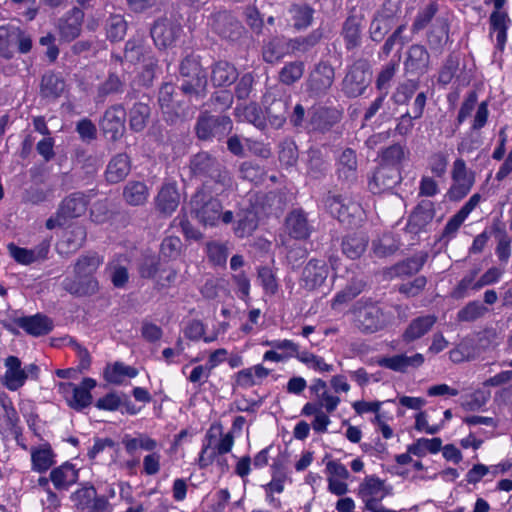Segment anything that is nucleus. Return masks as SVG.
I'll return each instance as SVG.
<instances>
[{
	"label": "nucleus",
	"instance_id": "1",
	"mask_svg": "<svg viewBox=\"0 0 512 512\" xmlns=\"http://www.w3.org/2000/svg\"><path fill=\"white\" fill-rule=\"evenodd\" d=\"M191 212L204 226H216L220 222L230 224L234 220L232 211H222L219 200L207 196L203 191H198L191 199Z\"/></svg>",
	"mask_w": 512,
	"mask_h": 512
},
{
	"label": "nucleus",
	"instance_id": "2",
	"mask_svg": "<svg viewBox=\"0 0 512 512\" xmlns=\"http://www.w3.org/2000/svg\"><path fill=\"white\" fill-rule=\"evenodd\" d=\"M234 445L232 433H223L221 425H212L205 435L198 457V466L205 469L212 465L218 457L229 453Z\"/></svg>",
	"mask_w": 512,
	"mask_h": 512
},
{
	"label": "nucleus",
	"instance_id": "3",
	"mask_svg": "<svg viewBox=\"0 0 512 512\" xmlns=\"http://www.w3.org/2000/svg\"><path fill=\"white\" fill-rule=\"evenodd\" d=\"M353 313L356 326L364 333H375L391 323V316L373 303L358 301Z\"/></svg>",
	"mask_w": 512,
	"mask_h": 512
},
{
	"label": "nucleus",
	"instance_id": "4",
	"mask_svg": "<svg viewBox=\"0 0 512 512\" xmlns=\"http://www.w3.org/2000/svg\"><path fill=\"white\" fill-rule=\"evenodd\" d=\"M96 387V380L84 378L79 385L71 382H59L57 390L65 399L67 405L74 410L80 411L92 403L91 390Z\"/></svg>",
	"mask_w": 512,
	"mask_h": 512
},
{
	"label": "nucleus",
	"instance_id": "5",
	"mask_svg": "<svg viewBox=\"0 0 512 512\" xmlns=\"http://www.w3.org/2000/svg\"><path fill=\"white\" fill-rule=\"evenodd\" d=\"M15 47L20 53H28L32 48L31 36L16 26L0 27V56L10 59Z\"/></svg>",
	"mask_w": 512,
	"mask_h": 512
},
{
	"label": "nucleus",
	"instance_id": "6",
	"mask_svg": "<svg viewBox=\"0 0 512 512\" xmlns=\"http://www.w3.org/2000/svg\"><path fill=\"white\" fill-rule=\"evenodd\" d=\"M180 73L185 78L181 89L185 94L199 97L207 85L206 73L194 57H186L180 64Z\"/></svg>",
	"mask_w": 512,
	"mask_h": 512
},
{
	"label": "nucleus",
	"instance_id": "7",
	"mask_svg": "<svg viewBox=\"0 0 512 512\" xmlns=\"http://www.w3.org/2000/svg\"><path fill=\"white\" fill-rule=\"evenodd\" d=\"M452 180L453 184L448 191V197L450 200L459 201L470 192L475 182L474 173L467 170L463 159L454 161Z\"/></svg>",
	"mask_w": 512,
	"mask_h": 512
},
{
	"label": "nucleus",
	"instance_id": "8",
	"mask_svg": "<svg viewBox=\"0 0 512 512\" xmlns=\"http://www.w3.org/2000/svg\"><path fill=\"white\" fill-rule=\"evenodd\" d=\"M326 205L334 217L348 225L354 224L362 215L361 206L357 202L341 195L329 196Z\"/></svg>",
	"mask_w": 512,
	"mask_h": 512
},
{
	"label": "nucleus",
	"instance_id": "9",
	"mask_svg": "<svg viewBox=\"0 0 512 512\" xmlns=\"http://www.w3.org/2000/svg\"><path fill=\"white\" fill-rule=\"evenodd\" d=\"M335 79L334 68L326 61L315 64L309 73L306 86L310 94L320 96L325 94Z\"/></svg>",
	"mask_w": 512,
	"mask_h": 512
},
{
	"label": "nucleus",
	"instance_id": "10",
	"mask_svg": "<svg viewBox=\"0 0 512 512\" xmlns=\"http://www.w3.org/2000/svg\"><path fill=\"white\" fill-rule=\"evenodd\" d=\"M232 129V121L228 116L203 115L199 118L196 126L197 135L200 139L207 140L211 137H222Z\"/></svg>",
	"mask_w": 512,
	"mask_h": 512
},
{
	"label": "nucleus",
	"instance_id": "11",
	"mask_svg": "<svg viewBox=\"0 0 512 512\" xmlns=\"http://www.w3.org/2000/svg\"><path fill=\"white\" fill-rule=\"evenodd\" d=\"M125 117L126 111L122 105L111 106L105 111L100 126L107 138L116 141L123 135Z\"/></svg>",
	"mask_w": 512,
	"mask_h": 512
},
{
	"label": "nucleus",
	"instance_id": "12",
	"mask_svg": "<svg viewBox=\"0 0 512 512\" xmlns=\"http://www.w3.org/2000/svg\"><path fill=\"white\" fill-rule=\"evenodd\" d=\"M7 249L10 256L17 263L22 265H29L36 261L44 260L47 258L50 249V241L43 240L33 249L22 248L18 247L14 243H9L7 245Z\"/></svg>",
	"mask_w": 512,
	"mask_h": 512
},
{
	"label": "nucleus",
	"instance_id": "13",
	"mask_svg": "<svg viewBox=\"0 0 512 512\" xmlns=\"http://www.w3.org/2000/svg\"><path fill=\"white\" fill-rule=\"evenodd\" d=\"M180 32L179 24L168 18H162L154 23L151 36L158 47L165 48L174 43Z\"/></svg>",
	"mask_w": 512,
	"mask_h": 512
},
{
	"label": "nucleus",
	"instance_id": "14",
	"mask_svg": "<svg viewBox=\"0 0 512 512\" xmlns=\"http://www.w3.org/2000/svg\"><path fill=\"white\" fill-rule=\"evenodd\" d=\"M423 363L424 356L421 353H415L411 356L406 354H396L393 356L381 357L377 360V364L380 367L399 373H406L409 368H418Z\"/></svg>",
	"mask_w": 512,
	"mask_h": 512
},
{
	"label": "nucleus",
	"instance_id": "15",
	"mask_svg": "<svg viewBox=\"0 0 512 512\" xmlns=\"http://www.w3.org/2000/svg\"><path fill=\"white\" fill-rule=\"evenodd\" d=\"M400 182V171L398 167L381 165L369 181V189L373 193H380L389 190Z\"/></svg>",
	"mask_w": 512,
	"mask_h": 512
},
{
	"label": "nucleus",
	"instance_id": "16",
	"mask_svg": "<svg viewBox=\"0 0 512 512\" xmlns=\"http://www.w3.org/2000/svg\"><path fill=\"white\" fill-rule=\"evenodd\" d=\"M84 12L74 7L68 11L58 21V30L64 41L70 42L77 38L81 33Z\"/></svg>",
	"mask_w": 512,
	"mask_h": 512
},
{
	"label": "nucleus",
	"instance_id": "17",
	"mask_svg": "<svg viewBox=\"0 0 512 512\" xmlns=\"http://www.w3.org/2000/svg\"><path fill=\"white\" fill-rule=\"evenodd\" d=\"M436 322L437 316L433 314L421 315L412 319L402 333L403 342L411 343L422 338L432 330Z\"/></svg>",
	"mask_w": 512,
	"mask_h": 512
},
{
	"label": "nucleus",
	"instance_id": "18",
	"mask_svg": "<svg viewBox=\"0 0 512 512\" xmlns=\"http://www.w3.org/2000/svg\"><path fill=\"white\" fill-rule=\"evenodd\" d=\"M329 270L324 260H310L303 269L302 282L306 289L314 290L321 286Z\"/></svg>",
	"mask_w": 512,
	"mask_h": 512
},
{
	"label": "nucleus",
	"instance_id": "19",
	"mask_svg": "<svg viewBox=\"0 0 512 512\" xmlns=\"http://www.w3.org/2000/svg\"><path fill=\"white\" fill-rule=\"evenodd\" d=\"M6 371L3 376V384L10 391H16L26 382L22 363L16 356H8L5 359Z\"/></svg>",
	"mask_w": 512,
	"mask_h": 512
},
{
	"label": "nucleus",
	"instance_id": "20",
	"mask_svg": "<svg viewBox=\"0 0 512 512\" xmlns=\"http://www.w3.org/2000/svg\"><path fill=\"white\" fill-rule=\"evenodd\" d=\"M367 83V73L363 65L355 64L350 68L344 78V91L351 97H357L364 92Z\"/></svg>",
	"mask_w": 512,
	"mask_h": 512
},
{
	"label": "nucleus",
	"instance_id": "21",
	"mask_svg": "<svg viewBox=\"0 0 512 512\" xmlns=\"http://www.w3.org/2000/svg\"><path fill=\"white\" fill-rule=\"evenodd\" d=\"M216 161L207 153H199L197 154L191 161V169L195 175H205L208 174L211 177L217 176L219 177V182L222 183L223 186L230 183V177L228 174L221 173L216 167Z\"/></svg>",
	"mask_w": 512,
	"mask_h": 512
},
{
	"label": "nucleus",
	"instance_id": "22",
	"mask_svg": "<svg viewBox=\"0 0 512 512\" xmlns=\"http://www.w3.org/2000/svg\"><path fill=\"white\" fill-rule=\"evenodd\" d=\"M180 203V194L175 183L162 185L157 197L156 208L165 215H171Z\"/></svg>",
	"mask_w": 512,
	"mask_h": 512
},
{
	"label": "nucleus",
	"instance_id": "23",
	"mask_svg": "<svg viewBox=\"0 0 512 512\" xmlns=\"http://www.w3.org/2000/svg\"><path fill=\"white\" fill-rule=\"evenodd\" d=\"M265 103L266 117L270 125L274 128L282 127L287 119V110L290 103L289 97L270 99V97L267 96Z\"/></svg>",
	"mask_w": 512,
	"mask_h": 512
},
{
	"label": "nucleus",
	"instance_id": "24",
	"mask_svg": "<svg viewBox=\"0 0 512 512\" xmlns=\"http://www.w3.org/2000/svg\"><path fill=\"white\" fill-rule=\"evenodd\" d=\"M64 289L72 295L88 296L95 294L99 289L98 281L95 277L76 276L67 277L63 281Z\"/></svg>",
	"mask_w": 512,
	"mask_h": 512
},
{
	"label": "nucleus",
	"instance_id": "25",
	"mask_svg": "<svg viewBox=\"0 0 512 512\" xmlns=\"http://www.w3.org/2000/svg\"><path fill=\"white\" fill-rule=\"evenodd\" d=\"M50 480L56 490H68L78 480V470L69 462H65L50 472Z\"/></svg>",
	"mask_w": 512,
	"mask_h": 512
},
{
	"label": "nucleus",
	"instance_id": "26",
	"mask_svg": "<svg viewBox=\"0 0 512 512\" xmlns=\"http://www.w3.org/2000/svg\"><path fill=\"white\" fill-rule=\"evenodd\" d=\"M435 210L431 201H421L409 216L408 228L412 232H419L434 218Z\"/></svg>",
	"mask_w": 512,
	"mask_h": 512
},
{
	"label": "nucleus",
	"instance_id": "27",
	"mask_svg": "<svg viewBox=\"0 0 512 512\" xmlns=\"http://www.w3.org/2000/svg\"><path fill=\"white\" fill-rule=\"evenodd\" d=\"M131 170L130 158L125 153L115 155L108 163L105 177L109 183H119L124 180Z\"/></svg>",
	"mask_w": 512,
	"mask_h": 512
},
{
	"label": "nucleus",
	"instance_id": "28",
	"mask_svg": "<svg viewBox=\"0 0 512 512\" xmlns=\"http://www.w3.org/2000/svg\"><path fill=\"white\" fill-rule=\"evenodd\" d=\"M32 469L43 473L50 469L55 463V453L50 444L43 443L30 449Z\"/></svg>",
	"mask_w": 512,
	"mask_h": 512
},
{
	"label": "nucleus",
	"instance_id": "29",
	"mask_svg": "<svg viewBox=\"0 0 512 512\" xmlns=\"http://www.w3.org/2000/svg\"><path fill=\"white\" fill-rule=\"evenodd\" d=\"M290 54L289 39L274 37L266 42L262 49L263 59L267 63H275Z\"/></svg>",
	"mask_w": 512,
	"mask_h": 512
},
{
	"label": "nucleus",
	"instance_id": "30",
	"mask_svg": "<svg viewBox=\"0 0 512 512\" xmlns=\"http://www.w3.org/2000/svg\"><path fill=\"white\" fill-rule=\"evenodd\" d=\"M308 128L314 131L324 132L332 127L338 119L339 115L336 110L327 108H318L309 113Z\"/></svg>",
	"mask_w": 512,
	"mask_h": 512
},
{
	"label": "nucleus",
	"instance_id": "31",
	"mask_svg": "<svg viewBox=\"0 0 512 512\" xmlns=\"http://www.w3.org/2000/svg\"><path fill=\"white\" fill-rule=\"evenodd\" d=\"M88 202L81 193H74L65 198L59 207V214L68 220L82 216L87 210Z\"/></svg>",
	"mask_w": 512,
	"mask_h": 512
},
{
	"label": "nucleus",
	"instance_id": "32",
	"mask_svg": "<svg viewBox=\"0 0 512 512\" xmlns=\"http://www.w3.org/2000/svg\"><path fill=\"white\" fill-rule=\"evenodd\" d=\"M64 79L54 72H47L41 80L40 92L44 98L56 99L65 91Z\"/></svg>",
	"mask_w": 512,
	"mask_h": 512
},
{
	"label": "nucleus",
	"instance_id": "33",
	"mask_svg": "<svg viewBox=\"0 0 512 512\" xmlns=\"http://www.w3.org/2000/svg\"><path fill=\"white\" fill-rule=\"evenodd\" d=\"M19 326L33 336H41L52 330V321L43 315L37 314L19 320Z\"/></svg>",
	"mask_w": 512,
	"mask_h": 512
},
{
	"label": "nucleus",
	"instance_id": "34",
	"mask_svg": "<svg viewBox=\"0 0 512 512\" xmlns=\"http://www.w3.org/2000/svg\"><path fill=\"white\" fill-rule=\"evenodd\" d=\"M122 443L128 454H134L137 450L152 452L158 448V442L145 433H138L135 437L125 435Z\"/></svg>",
	"mask_w": 512,
	"mask_h": 512
},
{
	"label": "nucleus",
	"instance_id": "35",
	"mask_svg": "<svg viewBox=\"0 0 512 512\" xmlns=\"http://www.w3.org/2000/svg\"><path fill=\"white\" fill-rule=\"evenodd\" d=\"M149 196L148 187L141 181H129L123 189V198L129 205L139 206L146 203Z\"/></svg>",
	"mask_w": 512,
	"mask_h": 512
},
{
	"label": "nucleus",
	"instance_id": "36",
	"mask_svg": "<svg viewBox=\"0 0 512 512\" xmlns=\"http://www.w3.org/2000/svg\"><path fill=\"white\" fill-rule=\"evenodd\" d=\"M364 286L365 283L362 280L353 279L344 289L336 293L331 302V308L333 310H338L342 306L348 304L363 291Z\"/></svg>",
	"mask_w": 512,
	"mask_h": 512
},
{
	"label": "nucleus",
	"instance_id": "37",
	"mask_svg": "<svg viewBox=\"0 0 512 512\" xmlns=\"http://www.w3.org/2000/svg\"><path fill=\"white\" fill-rule=\"evenodd\" d=\"M238 72L236 68L228 62H217L211 74V80L216 86H229L236 81Z\"/></svg>",
	"mask_w": 512,
	"mask_h": 512
},
{
	"label": "nucleus",
	"instance_id": "38",
	"mask_svg": "<svg viewBox=\"0 0 512 512\" xmlns=\"http://www.w3.org/2000/svg\"><path fill=\"white\" fill-rule=\"evenodd\" d=\"M287 231L295 239H305L310 234L306 216L301 211L291 212L286 219Z\"/></svg>",
	"mask_w": 512,
	"mask_h": 512
},
{
	"label": "nucleus",
	"instance_id": "39",
	"mask_svg": "<svg viewBox=\"0 0 512 512\" xmlns=\"http://www.w3.org/2000/svg\"><path fill=\"white\" fill-rule=\"evenodd\" d=\"M429 53L422 45H412L408 51L406 67L416 72H425L429 66Z\"/></svg>",
	"mask_w": 512,
	"mask_h": 512
},
{
	"label": "nucleus",
	"instance_id": "40",
	"mask_svg": "<svg viewBox=\"0 0 512 512\" xmlns=\"http://www.w3.org/2000/svg\"><path fill=\"white\" fill-rule=\"evenodd\" d=\"M103 259L96 253L89 252L80 256L74 264L76 276L95 277L94 274L102 264Z\"/></svg>",
	"mask_w": 512,
	"mask_h": 512
},
{
	"label": "nucleus",
	"instance_id": "41",
	"mask_svg": "<svg viewBox=\"0 0 512 512\" xmlns=\"http://www.w3.org/2000/svg\"><path fill=\"white\" fill-rule=\"evenodd\" d=\"M426 259V254L415 255L393 266L389 273L392 277L410 276L423 267Z\"/></svg>",
	"mask_w": 512,
	"mask_h": 512
},
{
	"label": "nucleus",
	"instance_id": "42",
	"mask_svg": "<svg viewBox=\"0 0 512 512\" xmlns=\"http://www.w3.org/2000/svg\"><path fill=\"white\" fill-rule=\"evenodd\" d=\"M479 272V268L469 271L452 290L451 297L459 300L467 297L469 290L479 291L481 289L479 279L477 278Z\"/></svg>",
	"mask_w": 512,
	"mask_h": 512
},
{
	"label": "nucleus",
	"instance_id": "43",
	"mask_svg": "<svg viewBox=\"0 0 512 512\" xmlns=\"http://www.w3.org/2000/svg\"><path fill=\"white\" fill-rule=\"evenodd\" d=\"M138 375L136 368L116 362L113 365L107 366L104 371V378L112 384L119 385L123 383L126 377L134 378Z\"/></svg>",
	"mask_w": 512,
	"mask_h": 512
},
{
	"label": "nucleus",
	"instance_id": "44",
	"mask_svg": "<svg viewBox=\"0 0 512 512\" xmlns=\"http://www.w3.org/2000/svg\"><path fill=\"white\" fill-rule=\"evenodd\" d=\"M367 243V238L362 234L347 235L342 241V251L347 257L356 259L363 254Z\"/></svg>",
	"mask_w": 512,
	"mask_h": 512
},
{
	"label": "nucleus",
	"instance_id": "45",
	"mask_svg": "<svg viewBox=\"0 0 512 512\" xmlns=\"http://www.w3.org/2000/svg\"><path fill=\"white\" fill-rule=\"evenodd\" d=\"M338 173L340 177L351 179L355 176L357 169V157L351 148L344 149L337 160Z\"/></svg>",
	"mask_w": 512,
	"mask_h": 512
},
{
	"label": "nucleus",
	"instance_id": "46",
	"mask_svg": "<svg viewBox=\"0 0 512 512\" xmlns=\"http://www.w3.org/2000/svg\"><path fill=\"white\" fill-rule=\"evenodd\" d=\"M235 114L238 118L245 120L259 129L265 128V117L256 103L245 106H237Z\"/></svg>",
	"mask_w": 512,
	"mask_h": 512
},
{
	"label": "nucleus",
	"instance_id": "47",
	"mask_svg": "<svg viewBox=\"0 0 512 512\" xmlns=\"http://www.w3.org/2000/svg\"><path fill=\"white\" fill-rule=\"evenodd\" d=\"M297 360L304 364L308 369L317 373H330L334 371V366L325 362L324 358L308 350H302Z\"/></svg>",
	"mask_w": 512,
	"mask_h": 512
},
{
	"label": "nucleus",
	"instance_id": "48",
	"mask_svg": "<svg viewBox=\"0 0 512 512\" xmlns=\"http://www.w3.org/2000/svg\"><path fill=\"white\" fill-rule=\"evenodd\" d=\"M323 37L321 30H313L309 35L305 37H296L289 39L290 54L301 52L306 53L316 46Z\"/></svg>",
	"mask_w": 512,
	"mask_h": 512
},
{
	"label": "nucleus",
	"instance_id": "49",
	"mask_svg": "<svg viewBox=\"0 0 512 512\" xmlns=\"http://www.w3.org/2000/svg\"><path fill=\"white\" fill-rule=\"evenodd\" d=\"M258 223L256 215L252 211H241L237 214V220L233 228L237 237L243 238L252 234Z\"/></svg>",
	"mask_w": 512,
	"mask_h": 512
},
{
	"label": "nucleus",
	"instance_id": "50",
	"mask_svg": "<svg viewBox=\"0 0 512 512\" xmlns=\"http://www.w3.org/2000/svg\"><path fill=\"white\" fill-rule=\"evenodd\" d=\"M149 53L150 50L142 39L133 38L127 41L125 45L124 57L131 63H140L146 60Z\"/></svg>",
	"mask_w": 512,
	"mask_h": 512
},
{
	"label": "nucleus",
	"instance_id": "51",
	"mask_svg": "<svg viewBox=\"0 0 512 512\" xmlns=\"http://www.w3.org/2000/svg\"><path fill=\"white\" fill-rule=\"evenodd\" d=\"M289 13L296 29H306L311 25L314 10L308 5L294 4L290 7Z\"/></svg>",
	"mask_w": 512,
	"mask_h": 512
},
{
	"label": "nucleus",
	"instance_id": "52",
	"mask_svg": "<svg viewBox=\"0 0 512 512\" xmlns=\"http://www.w3.org/2000/svg\"><path fill=\"white\" fill-rule=\"evenodd\" d=\"M150 116V107L142 102L134 104L129 112V124L132 130L142 131L147 124Z\"/></svg>",
	"mask_w": 512,
	"mask_h": 512
},
{
	"label": "nucleus",
	"instance_id": "53",
	"mask_svg": "<svg viewBox=\"0 0 512 512\" xmlns=\"http://www.w3.org/2000/svg\"><path fill=\"white\" fill-rule=\"evenodd\" d=\"M361 33V23L356 16H350L346 19L343 26V36L347 49H353L359 45Z\"/></svg>",
	"mask_w": 512,
	"mask_h": 512
},
{
	"label": "nucleus",
	"instance_id": "54",
	"mask_svg": "<svg viewBox=\"0 0 512 512\" xmlns=\"http://www.w3.org/2000/svg\"><path fill=\"white\" fill-rule=\"evenodd\" d=\"M442 441L440 438H420L408 447V453L418 457L425 456L428 452L435 454L440 451Z\"/></svg>",
	"mask_w": 512,
	"mask_h": 512
},
{
	"label": "nucleus",
	"instance_id": "55",
	"mask_svg": "<svg viewBox=\"0 0 512 512\" xmlns=\"http://www.w3.org/2000/svg\"><path fill=\"white\" fill-rule=\"evenodd\" d=\"M305 70V64L302 61H292L286 63L279 72V79L283 84L291 85L301 79Z\"/></svg>",
	"mask_w": 512,
	"mask_h": 512
},
{
	"label": "nucleus",
	"instance_id": "56",
	"mask_svg": "<svg viewBox=\"0 0 512 512\" xmlns=\"http://www.w3.org/2000/svg\"><path fill=\"white\" fill-rule=\"evenodd\" d=\"M127 31V22L119 14L111 15L106 21V33L111 41H120Z\"/></svg>",
	"mask_w": 512,
	"mask_h": 512
},
{
	"label": "nucleus",
	"instance_id": "57",
	"mask_svg": "<svg viewBox=\"0 0 512 512\" xmlns=\"http://www.w3.org/2000/svg\"><path fill=\"white\" fill-rule=\"evenodd\" d=\"M123 86V82L117 75L110 74L108 78L99 85L97 89L96 101L103 102L107 96L122 92Z\"/></svg>",
	"mask_w": 512,
	"mask_h": 512
},
{
	"label": "nucleus",
	"instance_id": "58",
	"mask_svg": "<svg viewBox=\"0 0 512 512\" xmlns=\"http://www.w3.org/2000/svg\"><path fill=\"white\" fill-rule=\"evenodd\" d=\"M487 312V307L482 303L479 301H471L458 311L457 318L459 321L472 322L481 318Z\"/></svg>",
	"mask_w": 512,
	"mask_h": 512
},
{
	"label": "nucleus",
	"instance_id": "59",
	"mask_svg": "<svg viewBox=\"0 0 512 512\" xmlns=\"http://www.w3.org/2000/svg\"><path fill=\"white\" fill-rule=\"evenodd\" d=\"M392 24V22L376 13L369 27L370 38L375 42H381L391 29Z\"/></svg>",
	"mask_w": 512,
	"mask_h": 512
},
{
	"label": "nucleus",
	"instance_id": "60",
	"mask_svg": "<svg viewBox=\"0 0 512 512\" xmlns=\"http://www.w3.org/2000/svg\"><path fill=\"white\" fill-rule=\"evenodd\" d=\"M264 345L270 346L275 350L282 351V355L285 356L286 360L290 358L297 359L298 355H300L302 351L297 343L289 339L266 341L264 342Z\"/></svg>",
	"mask_w": 512,
	"mask_h": 512
},
{
	"label": "nucleus",
	"instance_id": "61",
	"mask_svg": "<svg viewBox=\"0 0 512 512\" xmlns=\"http://www.w3.org/2000/svg\"><path fill=\"white\" fill-rule=\"evenodd\" d=\"M458 67L459 60L454 56H449L439 71L438 83L446 86L451 83L455 77L459 79L457 75Z\"/></svg>",
	"mask_w": 512,
	"mask_h": 512
},
{
	"label": "nucleus",
	"instance_id": "62",
	"mask_svg": "<svg viewBox=\"0 0 512 512\" xmlns=\"http://www.w3.org/2000/svg\"><path fill=\"white\" fill-rule=\"evenodd\" d=\"M207 255L211 262L215 265H224L228 257V248L226 244L213 241L206 245Z\"/></svg>",
	"mask_w": 512,
	"mask_h": 512
},
{
	"label": "nucleus",
	"instance_id": "63",
	"mask_svg": "<svg viewBox=\"0 0 512 512\" xmlns=\"http://www.w3.org/2000/svg\"><path fill=\"white\" fill-rule=\"evenodd\" d=\"M437 12V6L434 3H430L421 9L412 25V31L418 32L424 29L433 19Z\"/></svg>",
	"mask_w": 512,
	"mask_h": 512
},
{
	"label": "nucleus",
	"instance_id": "64",
	"mask_svg": "<svg viewBox=\"0 0 512 512\" xmlns=\"http://www.w3.org/2000/svg\"><path fill=\"white\" fill-rule=\"evenodd\" d=\"M161 454L159 451L154 450L148 452L143 458V470L142 472L147 476H154L160 472L161 469Z\"/></svg>",
	"mask_w": 512,
	"mask_h": 512
}]
</instances>
